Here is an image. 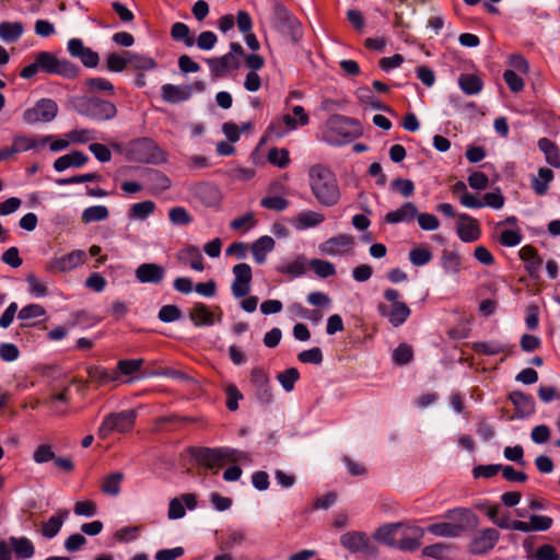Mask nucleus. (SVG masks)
<instances>
[{"mask_svg": "<svg viewBox=\"0 0 560 560\" xmlns=\"http://www.w3.org/2000/svg\"><path fill=\"white\" fill-rule=\"evenodd\" d=\"M433 258L431 250L424 246H418L409 252V260L413 266L428 265Z\"/></svg>", "mask_w": 560, "mask_h": 560, "instance_id": "obj_48", "label": "nucleus"}, {"mask_svg": "<svg viewBox=\"0 0 560 560\" xmlns=\"http://www.w3.org/2000/svg\"><path fill=\"white\" fill-rule=\"evenodd\" d=\"M267 160L270 164L284 168L290 163V155L287 149L272 148L269 150Z\"/></svg>", "mask_w": 560, "mask_h": 560, "instance_id": "obj_51", "label": "nucleus"}, {"mask_svg": "<svg viewBox=\"0 0 560 560\" xmlns=\"http://www.w3.org/2000/svg\"><path fill=\"white\" fill-rule=\"evenodd\" d=\"M298 359L302 363L320 364L324 360L323 352L318 347L304 350L298 354Z\"/></svg>", "mask_w": 560, "mask_h": 560, "instance_id": "obj_60", "label": "nucleus"}, {"mask_svg": "<svg viewBox=\"0 0 560 560\" xmlns=\"http://www.w3.org/2000/svg\"><path fill=\"white\" fill-rule=\"evenodd\" d=\"M90 158L82 151L73 150L68 154L59 156L54 162L57 172H63L69 167L80 168L89 162Z\"/></svg>", "mask_w": 560, "mask_h": 560, "instance_id": "obj_27", "label": "nucleus"}, {"mask_svg": "<svg viewBox=\"0 0 560 560\" xmlns=\"http://www.w3.org/2000/svg\"><path fill=\"white\" fill-rule=\"evenodd\" d=\"M80 68L67 59H58L50 51H38L34 56V61L21 70L20 75L23 79H31L38 72L46 74H58L67 79L78 77Z\"/></svg>", "mask_w": 560, "mask_h": 560, "instance_id": "obj_2", "label": "nucleus"}, {"mask_svg": "<svg viewBox=\"0 0 560 560\" xmlns=\"http://www.w3.org/2000/svg\"><path fill=\"white\" fill-rule=\"evenodd\" d=\"M86 254L82 249H74L63 256L54 258L47 266L50 272H67L85 262Z\"/></svg>", "mask_w": 560, "mask_h": 560, "instance_id": "obj_16", "label": "nucleus"}, {"mask_svg": "<svg viewBox=\"0 0 560 560\" xmlns=\"http://www.w3.org/2000/svg\"><path fill=\"white\" fill-rule=\"evenodd\" d=\"M522 234L515 230H504L500 233L499 243L505 247H513L522 242Z\"/></svg>", "mask_w": 560, "mask_h": 560, "instance_id": "obj_63", "label": "nucleus"}, {"mask_svg": "<svg viewBox=\"0 0 560 560\" xmlns=\"http://www.w3.org/2000/svg\"><path fill=\"white\" fill-rule=\"evenodd\" d=\"M218 42L217 35L211 31H205L199 34L195 43L201 50H211Z\"/></svg>", "mask_w": 560, "mask_h": 560, "instance_id": "obj_64", "label": "nucleus"}, {"mask_svg": "<svg viewBox=\"0 0 560 560\" xmlns=\"http://www.w3.org/2000/svg\"><path fill=\"white\" fill-rule=\"evenodd\" d=\"M424 529L420 526H407L406 532L398 539L396 548L402 551H415L421 546Z\"/></svg>", "mask_w": 560, "mask_h": 560, "instance_id": "obj_23", "label": "nucleus"}, {"mask_svg": "<svg viewBox=\"0 0 560 560\" xmlns=\"http://www.w3.org/2000/svg\"><path fill=\"white\" fill-rule=\"evenodd\" d=\"M192 95V86L188 84L175 85L166 83L161 88V96L164 102L170 104H178L188 101Z\"/></svg>", "mask_w": 560, "mask_h": 560, "instance_id": "obj_22", "label": "nucleus"}, {"mask_svg": "<svg viewBox=\"0 0 560 560\" xmlns=\"http://www.w3.org/2000/svg\"><path fill=\"white\" fill-rule=\"evenodd\" d=\"M276 242L271 236L264 235L257 238L250 246L254 260L258 265H262L267 255L275 249Z\"/></svg>", "mask_w": 560, "mask_h": 560, "instance_id": "obj_30", "label": "nucleus"}, {"mask_svg": "<svg viewBox=\"0 0 560 560\" xmlns=\"http://www.w3.org/2000/svg\"><path fill=\"white\" fill-rule=\"evenodd\" d=\"M310 187L316 200L325 207H332L340 199V189L334 172L323 165H313L308 171Z\"/></svg>", "mask_w": 560, "mask_h": 560, "instance_id": "obj_1", "label": "nucleus"}, {"mask_svg": "<svg viewBox=\"0 0 560 560\" xmlns=\"http://www.w3.org/2000/svg\"><path fill=\"white\" fill-rule=\"evenodd\" d=\"M340 544L352 553H362L368 558H376L378 548L364 532H348L341 535Z\"/></svg>", "mask_w": 560, "mask_h": 560, "instance_id": "obj_11", "label": "nucleus"}, {"mask_svg": "<svg viewBox=\"0 0 560 560\" xmlns=\"http://www.w3.org/2000/svg\"><path fill=\"white\" fill-rule=\"evenodd\" d=\"M185 257L190 258V268L196 271L205 270L203 257L199 250V248L195 245H188L184 249L179 252L178 259L184 260Z\"/></svg>", "mask_w": 560, "mask_h": 560, "instance_id": "obj_41", "label": "nucleus"}, {"mask_svg": "<svg viewBox=\"0 0 560 560\" xmlns=\"http://www.w3.org/2000/svg\"><path fill=\"white\" fill-rule=\"evenodd\" d=\"M444 516L458 522L433 523L430 524L425 530L438 537L456 538L462 536L467 529L476 527L478 524V516L466 509L448 510Z\"/></svg>", "mask_w": 560, "mask_h": 560, "instance_id": "obj_3", "label": "nucleus"}, {"mask_svg": "<svg viewBox=\"0 0 560 560\" xmlns=\"http://www.w3.org/2000/svg\"><path fill=\"white\" fill-rule=\"evenodd\" d=\"M353 244L354 240L352 236L347 234H339L320 243L318 249L323 255L345 256L349 253Z\"/></svg>", "mask_w": 560, "mask_h": 560, "instance_id": "obj_17", "label": "nucleus"}, {"mask_svg": "<svg viewBox=\"0 0 560 560\" xmlns=\"http://www.w3.org/2000/svg\"><path fill=\"white\" fill-rule=\"evenodd\" d=\"M413 358L412 348L407 343H400L393 352V361L397 365L408 364Z\"/></svg>", "mask_w": 560, "mask_h": 560, "instance_id": "obj_56", "label": "nucleus"}, {"mask_svg": "<svg viewBox=\"0 0 560 560\" xmlns=\"http://www.w3.org/2000/svg\"><path fill=\"white\" fill-rule=\"evenodd\" d=\"M128 66V56L125 54L122 56L112 52L106 57V67L110 72H121Z\"/></svg>", "mask_w": 560, "mask_h": 560, "instance_id": "obj_55", "label": "nucleus"}, {"mask_svg": "<svg viewBox=\"0 0 560 560\" xmlns=\"http://www.w3.org/2000/svg\"><path fill=\"white\" fill-rule=\"evenodd\" d=\"M69 516L68 510H59L55 515L49 517L48 521L44 522L42 525V535L48 539L57 536L59 530L62 527L65 520Z\"/></svg>", "mask_w": 560, "mask_h": 560, "instance_id": "obj_32", "label": "nucleus"}, {"mask_svg": "<svg viewBox=\"0 0 560 560\" xmlns=\"http://www.w3.org/2000/svg\"><path fill=\"white\" fill-rule=\"evenodd\" d=\"M384 298L392 303V306L389 307L384 303H380L377 305L378 314L387 318L394 327H399L411 314L409 306L405 302L398 301L400 293L396 289H386L384 291Z\"/></svg>", "mask_w": 560, "mask_h": 560, "instance_id": "obj_8", "label": "nucleus"}, {"mask_svg": "<svg viewBox=\"0 0 560 560\" xmlns=\"http://www.w3.org/2000/svg\"><path fill=\"white\" fill-rule=\"evenodd\" d=\"M260 206L269 210L283 211L289 201L281 196H267L260 200Z\"/></svg>", "mask_w": 560, "mask_h": 560, "instance_id": "obj_61", "label": "nucleus"}, {"mask_svg": "<svg viewBox=\"0 0 560 560\" xmlns=\"http://www.w3.org/2000/svg\"><path fill=\"white\" fill-rule=\"evenodd\" d=\"M23 33V25L20 22H2V40L15 42Z\"/></svg>", "mask_w": 560, "mask_h": 560, "instance_id": "obj_54", "label": "nucleus"}, {"mask_svg": "<svg viewBox=\"0 0 560 560\" xmlns=\"http://www.w3.org/2000/svg\"><path fill=\"white\" fill-rule=\"evenodd\" d=\"M52 136H44V137H27V136H16L13 139V142L10 147L2 148V160H8L13 158L15 154L21 152H26L30 150H38L44 148L48 141H50Z\"/></svg>", "mask_w": 560, "mask_h": 560, "instance_id": "obj_13", "label": "nucleus"}, {"mask_svg": "<svg viewBox=\"0 0 560 560\" xmlns=\"http://www.w3.org/2000/svg\"><path fill=\"white\" fill-rule=\"evenodd\" d=\"M210 71L214 78H223L228 70H236L240 68V61L232 54H225L221 57L209 58L206 60Z\"/></svg>", "mask_w": 560, "mask_h": 560, "instance_id": "obj_25", "label": "nucleus"}, {"mask_svg": "<svg viewBox=\"0 0 560 560\" xmlns=\"http://www.w3.org/2000/svg\"><path fill=\"white\" fill-rule=\"evenodd\" d=\"M270 24L277 32L290 36L293 42L302 38V24L298 18L281 2H275Z\"/></svg>", "mask_w": 560, "mask_h": 560, "instance_id": "obj_7", "label": "nucleus"}, {"mask_svg": "<svg viewBox=\"0 0 560 560\" xmlns=\"http://www.w3.org/2000/svg\"><path fill=\"white\" fill-rule=\"evenodd\" d=\"M441 264L446 273L457 275L462 269V257L455 250L444 249L441 256Z\"/></svg>", "mask_w": 560, "mask_h": 560, "instance_id": "obj_37", "label": "nucleus"}, {"mask_svg": "<svg viewBox=\"0 0 560 560\" xmlns=\"http://www.w3.org/2000/svg\"><path fill=\"white\" fill-rule=\"evenodd\" d=\"M278 381L287 393H290L294 388L295 382L300 378V373L298 369L290 368L280 372L277 375Z\"/></svg>", "mask_w": 560, "mask_h": 560, "instance_id": "obj_50", "label": "nucleus"}, {"mask_svg": "<svg viewBox=\"0 0 560 560\" xmlns=\"http://www.w3.org/2000/svg\"><path fill=\"white\" fill-rule=\"evenodd\" d=\"M360 133V124L357 119L332 115L326 122L323 137L330 145H342L359 137Z\"/></svg>", "mask_w": 560, "mask_h": 560, "instance_id": "obj_4", "label": "nucleus"}, {"mask_svg": "<svg viewBox=\"0 0 560 560\" xmlns=\"http://www.w3.org/2000/svg\"><path fill=\"white\" fill-rule=\"evenodd\" d=\"M191 459L207 469L218 470L225 463L236 462L238 452L230 447L190 446L187 450Z\"/></svg>", "mask_w": 560, "mask_h": 560, "instance_id": "obj_6", "label": "nucleus"}, {"mask_svg": "<svg viewBox=\"0 0 560 560\" xmlns=\"http://www.w3.org/2000/svg\"><path fill=\"white\" fill-rule=\"evenodd\" d=\"M9 545L18 559H31L35 553V547L27 537H10Z\"/></svg>", "mask_w": 560, "mask_h": 560, "instance_id": "obj_31", "label": "nucleus"}, {"mask_svg": "<svg viewBox=\"0 0 560 560\" xmlns=\"http://www.w3.org/2000/svg\"><path fill=\"white\" fill-rule=\"evenodd\" d=\"M128 56V65L136 70H153L158 67L156 61L145 55L136 54L132 51H124Z\"/></svg>", "mask_w": 560, "mask_h": 560, "instance_id": "obj_39", "label": "nucleus"}, {"mask_svg": "<svg viewBox=\"0 0 560 560\" xmlns=\"http://www.w3.org/2000/svg\"><path fill=\"white\" fill-rule=\"evenodd\" d=\"M58 114V105L51 98H40L23 114L25 122L34 125L38 122H50Z\"/></svg>", "mask_w": 560, "mask_h": 560, "instance_id": "obj_12", "label": "nucleus"}, {"mask_svg": "<svg viewBox=\"0 0 560 560\" xmlns=\"http://www.w3.org/2000/svg\"><path fill=\"white\" fill-rule=\"evenodd\" d=\"M124 478L121 472H113L105 478L101 489L104 493L109 495H117L120 492V482Z\"/></svg>", "mask_w": 560, "mask_h": 560, "instance_id": "obj_49", "label": "nucleus"}, {"mask_svg": "<svg viewBox=\"0 0 560 560\" xmlns=\"http://www.w3.org/2000/svg\"><path fill=\"white\" fill-rule=\"evenodd\" d=\"M85 86L90 92H107L114 94V85L105 78H90L85 80Z\"/></svg>", "mask_w": 560, "mask_h": 560, "instance_id": "obj_53", "label": "nucleus"}, {"mask_svg": "<svg viewBox=\"0 0 560 560\" xmlns=\"http://www.w3.org/2000/svg\"><path fill=\"white\" fill-rule=\"evenodd\" d=\"M357 97L361 103L368 104L374 109L388 113L392 112V109L388 106L384 105L382 102H380L372 93V91L366 86L359 88L357 90Z\"/></svg>", "mask_w": 560, "mask_h": 560, "instance_id": "obj_45", "label": "nucleus"}, {"mask_svg": "<svg viewBox=\"0 0 560 560\" xmlns=\"http://www.w3.org/2000/svg\"><path fill=\"white\" fill-rule=\"evenodd\" d=\"M135 276L140 283L159 284L165 277V269L155 262H144L137 267Z\"/></svg>", "mask_w": 560, "mask_h": 560, "instance_id": "obj_20", "label": "nucleus"}, {"mask_svg": "<svg viewBox=\"0 0 560 560\" xmlns=\"http://www.w3.org/2000/svg\"><path fill=\"white\" fill-rule=\"evenodd\" d=\"M171 37L176 42H183L187 47L195 44V37L190 34L188 25L183 22H176L172 25Z\"/></svg>", "mask_w": 560, "mask_h": 560, "instance_id": "obj_43", "label": "nucleus"}, {"mask_svg": "<svg viewBox=\"0 0 560 560\" xmlns=\"http://www.w3.org/2000/svg\"><path fill=\"white\" fill-rule=\"evenodd\" d=\"M170 221L175 225H188L192 218L183 207H174L168 212Z\"/></svg>", "mask_w": 560, "mask_h": 560, "instance_id": "obj_59", "label": "nucleus"}, {"mask_svg": "<svg viewBox=\"0 0 560 560\" xmlns=\"http://www.w3.org/2000/svg\"><path fill=\"white\" fill-rule=\"evenodd\" d=\"M250 383L255 388V395L257 399L268 405L272 401V393L269 385V377L265 371L260 368H254L250 372Z\"/></svg>", "mask_w": 560, "mask_h": 560, "instance_id": "obj_19", "label": "nucleus"}, {"mask_svg": "<svg viewBox=\"0 0 560 560\" xmlns=\"http://www.w3.org/2000/svg\"><path fill=\"white\" fill-rule=\"evenodd\" d=\"M503 79L512 92L518 93V92L523 91L524 81L520 75L516 74V72L514 70H511V69L505 70L503 72Z\"/></svg>", "mask_w": 560, "mask_h": 560, "instance_id": "obj_62", "label": "nucleus"}, {"mask_svg": "<svg viewBox=\"0 0 560 560\" xmlns=\"http://www.w3.org/2000/svg\"><path fill=\"white\" fill-rule=\"evenodd\" d=\"M325 221L323 213L307 210L300 212L293 220V224L298 230H306L315 228Z\"/></svg>", "mask_w": 560, "mask_h": 560, "instance_id": "obj_33", "label": "nucleus"}, {"mask_svg": "<svg viewBox=\"0 0 560 560\" xmlns=\"http://www.w3.org/2000/svg\"><path fill=\"white\" fill-rule=\"evenodd\" d=\"M144 363L143 359H122L117 362L116 372H118V381L120 375L130 376L140 371Z\"/></svg>", "mask_w": 560, "mask_h": 560, "instance_id": "obj_46", "label": "nucleus"}, {"mask_svg": "<svg viewBox=\"0 0 560 560\" xmlns=\"http://www.w3.org/2000/svg\"><path fill=\"white\" fill-rule=\"evenodd\" d=\"M234 280L231 285L232 294L235 299L245 298L250 291L253 279L252 267L246 262L237 264L233 267Z\"/></svg>", "mask_w": 560, "mask_h": 560, "instance_id": "obj_15", "label": "nucleus"}, {"mask_svg": "<svg viewBox=\"0 0 560 560\" xmlns=\"http://www.w3.org/2000/svg\"><path fill=\"white\" fill-rule=\"evenodd\" d=\"M148 177L155 190L164 191L171 187V179L161 171L150 170Z\"/></svg>", "mask_w": 560, "mask_h": 560, "instance_id": "obj_52", "label": "nucleus"}, {"mask_svg": "<svg viewBox=\"0 0 560 560\" xmlns=\"http://www.w3.org/2000/svg\"><path fill=\"white\" fill-rule=\"evenodd\" d=\"M500 538L495 528H483L474 534L468 545L471 555H483L494 548Z\"/></svg>", "mask_w": 560, "mask_h": 560, "instance_id": "obj_14", "label": "nucleus"}, {"mask_svg": "<svg viewBox=\"0 0 560 560\" xmlns=\"http://www.w3.org/2000/svg\"><path fill=\"white\" fill-rule=\"evenodd\" d=\"M109 217V211L105 206H91L83 210L81 220L85 224L104 221Z\"/></svg>", "mask_w": 560, "mask_h": 560, "instance_id": "obj_42", "label": "nucleus"}, {"mask_svg": "<svg viewBox=\"0 0 560 560\" xmlns=\"http://www.w3.org/2000/svg\"><path fill=\"white\" fill-rule=\"evenodd\" d=\"M499 471H502V465L501 464H490V465H478L472 468V476L474 478H492L494 477Z\"/></svg>", "mask_w": 560, "mask_h": 560, "instance_id": "obj_58", "label": "nucleus"}, {"mask_svg": "<svg viewBox=\"0 0 560 560\" xmlns=\"http://www.w3.org/2000/svg\"><path fill=\"white\" fill-rule=\"evenodd\" d=\"M158 317L163 323H172L180 319L183 313L177 305L167 304L160 308Z\"/></svg>", "mask_w": 560, "mask_h": 560, "instance_id": "obj_57", "label": "nucleus"}, {"mask_svg": "<svg viewBox=\"0 0 560 560\" xmlns=\"http://www.w3.org/2000/svg\"><path fill=\"white\" fill-rule=\"evenodd\" d=\"M155 205L151 200L141 201L130 207L128 217L130 220H145L153 213Z\"/></svg>", "mask_w": 560, "mask_h": 560, "instance_id": "obj_44", "label": "nucleus"}, {"mask_svg": "<svg viewBox=\"0 0 560 560\" xmlns=\"http://www.w3.org/2000/svg\"><path fill=\"white\" fill-rule=\"evenodd\" d=\"M307 261L304 255H299L295 260L276 267L277 272L289 275L291 278H299L306 271Z\"/></svg>", "mask_w": 560, "mask_h": 560, "instance_id": "obj_35", "label": "nucleus"}, {"mask_svg": "<svg viewBox=\"0 0 560 560\" xmlns=\"http://www.w3.org/2000/svg\"><path fill=\"white\" fill-rule=\"evenodd\" d=\"M538 148L545 153L546 161L553 167H560V151L558 147L548 138L538 140Z\"/></svg>", "mask_w": 560, "mask_h": 560, "instance_id": "obj_38", "label": "nucleus"}, {"mask_svg": "<svg viewBox=\"0 0 560 560\" xmlns=\"http://www.w3.org/2000/svg\"><path fill=\"white\" fill-rule=\"evenodd\" d=\"M509 400L515 408L516 418L523 419L535 412V400L529 394L521 390H513L509 394Z\"/></svg>", "mask_w": 560, "mask_h": 560, "instance_id": "obj_21", "label": "nucleus"}, {"mask_svg": "<svg viewBox=\"0 0 560 560\" xmlns=\"http://www.w3.org/2000/svg\"><path fill=\"white\" fill-rule=\"evenodd\" d=\"M189 318L196 327L212 326L215 322L214 314L201 302H196L189 312Z\"/></svg>", "mask_w": 560, "mask_h": 560, "instance_id": "obj_29", "label": "nucleus"}, {"mask_svg": "<svg viewBox=\"0 0 560 560\" xmlns=\"http://www.w3.org/2000/svg\"><path fill=\"white\" fill-rule=\"evenodd\" d=\"M402 525L404 524L401 522L382 525L375 530L373 537L381 544L389 547H396L398 541L397 534Z\"/></svg>", "mask_w": 560, "mask_h": 560, "instance_id": "obj_28", "label": "nucleus"}, {"mask_svg": "<svg viewBox=\"0 0 560 560\" xmlns=\"http://www.w3.org/2000/svg\"><path fill=\"white\" fill-rule=\"evenodd\" d=\"M128 155L132 161L148 164H159L165 161L162 149L150 138H140L130 142Z\"/></svg>", "mask_w": 560, "mask_h": 560, "instance_id": "obj_10", "label": "nucleus"}, {"mask_svg": "<svg viewBox=\"0 0 560 560\" xmlns=\"http://www.w3.org/2000/svg\"><path fill=\"white\" fill-rule=\"evenodd\" d=\"M71 103L78 114L95 121L110 120L117 115L114 103L97 96H77Z\"/></svg>", "mask_w": 560, "mask_h": 560, "instance_id": "obj_5", "label": "nucleus"}, {"mask_svg": "<svg viewBox=\"0 0 560 560\" xmlns=\"http://www.w3.org/2000/svg\"><path fill=\"white\" fill-rule=\"evenodd\" d=\"M418 215V209L415 203L407 201L398 209L386 213L384 221L389 224L410 223Z\"/></svg>", "mask_w": 560, "mask_h": 560, "instance_id": "obj_26", "label": "nucleus"}, {"mask_svg": "<svg viewBox=\"0 0 560 560\" xmlns=\"http://www.w3.org/2000/svg\"><path fill=\"white\" fill-rule=\"evenodd\" d=\"M456 233L464 243H472L480 238L481 229L476 219L466 213L458 214Z\"/></svg>", "mask_w": 560, "mask_h": 560, "instance_id": "obj_18", "label": "nucleus"}, {"mask_svg": "<svg viewBox=\"0 0 560 560\" xmlns=\"http://www.w3.org/2000/svg\"><path fill=\"white\" fill-rule=\"evenodd\" d=\"M520 258L524 262L525 270L530 278H538L542 259L538 250L533 245H525L518 252Z\"/></svg>", "mask_w": 560, "mask_h": 560, "instance_id": "obj_24", "label": "nucleus"}, {"mask_svg": "<svg viewBox=\"0 0 560 560\" xmlns=\"http://www.w3.org/2000/svg\"><path fill=\"white\" fill-rule=\"evenodd\" d=\"M137 412L132 409L112 412L104 417L97 435L102 440H106L112 433H127L135 427Z\"/></svg>", "mask_w": 560, "mask_h": 560, "instance_id": "obj_9", "label": "nucleus"}, {"mask_svg": "<svg viewBox=\"0 0 560 560\" xmlns=\"http://www.w3.org/2000/svg\"><path fill=\"white\" fill-rule=\"evenodd\" d=\"M460 90L467 95H476L482 90V80L474 73H463L458 78Z\"/></svg>", "mask_w": 560, "mask_h": 560, "instance_id": "obj_36", "label": "nucleus"}, {"mask_svg": "<svg viewBox=\"0 0 560 560\" xmlns=\"http://www.w3.org/2000/svg\"><path fill=\"white\" fill-rule=\"evenodd\" d=\"M472 350L478 354L494 355L499 353H512V347L498 341H478L472 343Z\"/></svg>", "mask_w": 560, "mask_h": 560, "instance_id": "obj_34", "label": "nucleus"}, {"mask_svg": "<svg viewBox=\"0 0 560 560\" xmlns=\"http://www.w3.org/2000/svg\"><path fill=\"white\" fill-rule=\"evenodd\" d=\"M553 179V172L547 167H540L538 171V177H534L532 180V188L538 196H542L549 188V183Z\"/></svg>", "mask_w": 560, "mask_h": 560, "instance_id": "obj_40", "label": "nucleus"}, {"mask_svg": "<svg viewBox=\"0 0 560 560\" xmlns=\"http://www.w3.org/2000/svg\"><path fill=\"white\" fill-rule=\"evenodd\" d=\"M308 266L319 278H328L336 275V268L334 264L319 258L310 260Z\"/></svg>", "mask_w": 560, "mask_h": 560, "instance_id": "obj_47", "label": "nucleus"}]
</instances>
